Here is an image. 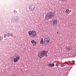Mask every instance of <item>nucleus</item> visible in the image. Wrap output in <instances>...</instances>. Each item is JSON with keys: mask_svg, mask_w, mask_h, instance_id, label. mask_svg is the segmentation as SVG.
Masks as SVG:
<instances>
[{"mask_svg": "<svg viewBox=\"0 0 76 76\" xmlns=\"http://www.w3.org/2000/svg\"><path fill=\"white\" fill-rule=\"evenodd\" d=\"M48 52V51H43L41 52V54H38V57L41 58L42 57H45V56H47V53Z\"/></svg>", "mask_w": 76, "mask_h": 76, "instance_id": "nucleus-1", "label": "nucleus"}, {"mask_svg": "<svg viewBox=\"0 0 76 76\" xmlns=\"http://www.w3.org/2000/svg\"><path fill=\"white\" fill-rule=\"evenodd\" d=\"M54 16V14L52 12H49L47 13V15L45 16V19H49L53 18Z\"/></svg>", "mask_w": 76, "mask_h": 76, "instance_id": "nucleus-2", "label": "nucleus"}, {"mask_svg": "<svg viewBox=\"0 0 76 76\" xmlns=\"http://www.w3.org/2000/svg\"><path fill=\"white\" fill-rule=\"evenodd\" d=\"M28 35L29 36H31V37H35L37 35V33L34 30L30 31L28 32Z\"/></svg>", "mask_w": 76, "mask_h": 76, "instance_id": "nucleus-3", "label": "nucleus"}, {"mask_svg": "<svg viewBox=\"0 0 76 76\" xmlns=\"http://www.w3.org/2000/svg\"><path fill=\"white\" fill-rule=\"evenodd\" d=\"M44 42L45 45H48V44L50 42V39L49 38H46L45 39Z\"/></svg>", "mask_w": 76, "mask_h": 76, "instance_id": "nucleus-4", "label": "nucleus"}, {"mask_svg": "<svg viewBox=\"0 0 76 76\" xmlns=\"http://www.w3.org/2000/svg\"><path fill=\"white\" fill-rule=\"evenodd\" d=\"M29 10H30L34 11V10H35V6L33 5L30 6L29 7Z\"/></svg>", "mask_w": 76, "mask_h": 76, "instance_id": "nucleus-5", "label": "nucleus"}, {"mask_svg": "<svg viewBox=\"0 0 76 76\" xmlns=\"http://www.w3.org/2000/svg\"><path fill=\"white\" fill-rule=\"evenodd\" d=\"M20 57L19 56H18L15 58L14 59V62H18V60L20 59Z\"/></svg>", "mask_w": 76, "mask_h": 76, "instance_id": "nucleus-6", "label": "nucleus"}, {"mask_svg": "<svg viewBox=\"0 0 76 76\" xmlns=\"http://www.w3.org/2000/svg\"><path fill=\"white\" fill-rule=\"evenodd\" d=\"M53 25H56L57 24V20L54 19L53 20Z\"/></svg>", "mask_w": 76, "mask_h": 76, "instance_id": "nucleus-7", "label": "nucleus"}, {"mask_svg": "<svg viewBox=\"0 0 76 76\" xmlns=\"http://www.w3.org/2000/svg\"><path fill=\"white\" fill-rule=\"evenodd\" d=\"M48 66H49L50 67H54L55 65L54 64H49Z\"/></svg>", "mask_w": 76, "mask_h": 76, "instance_id": "nucleus-8", "label": "nucleus"}, {"mask_svg": "<svg viewBox=\"0 0 76 76\" xmlns=\"http://www.w3.org/2000/svg\"><path fill=\"white\" fill-rule=\"evenodd\" d=\"M40 42V44H42L44 43V42L43 41V38H42L41 39Z\"/></svg>", "mask_w": 76, "mask_h": 76, "instance_id": "nucleus-9", "label": "nucleus"}, {"mask_svg": "<svg viewBox=\"0 0 76 76\" xmlns=\"http://www.w3.org/2000/svg\"><path fill=\"white\" fill-rule=\"evenodd\" d=\"M69 12V9H67L65 11V13H68Z\"/></svg>", "mask_w": 76, "mask_h": 76, "instance_id": "nucleus-10", "label": "nucleus"}, {"mask_svg": "<svg viewBox=\"0 0 76 76\" xmlns=\"http://www.w3.org/2000/svg\"><path fill=\"white\" fill-rule=\"evenodd\" d=\"M35 41L34 40H32L31 42L32 44H34V43H35Z\"/></svg>", "mask_w": 76, "mask_h": 76, "instance_id": "nucleus-11", "label": "nucleus"}, {"mask_svg": "<svg viewBox=\"0 0 76 76\" xmlns=\"http://www.w3.org/2000/svg\"><path fill=\"white\" fill-rule=\"evenodd\" d=\"M37 42H35L34 44H33V46H35L37 45Z\"/></svg>", "mask_w": 76, "mask_h": 76, "instance_id": "nucleus-12", "label": "nucleus"}, {"mask_svg": "<svg viewBox=\"0 0 76 76\" xmlns=\"http://www.w3.org/2000/svg\"><path fill=\"white\" fill-rule=\"evenodd\" d=\"M66 50H67L68 51H70V48H66Z\"/></svg>", "mask_w": 76, "mask_h": 76, "instance_id": "nucleus-13", "label": "nucleus"}, {"mask_svg": "<svg viewBox=\"0 0 76 76\" xmlns=\"http://www.w3.org/2000/svg\"><path fill=\"white\" fill-rule=\"evenodd\" d=\"M66 66V64H64L63 65H61V67H64Z\"/></svg>", "mask_w": 76, "mask_h": 76, "instance_id": "nucleus-14", "label": "nucleus"}, {"mask_svg": "<svg viewBox=\"0 0 76 76\" xmlns=\"http://www.w3.org/2000/svg\"><path fill=\"white\" fill-rule=\"evenodd\" d=\"M58 66H59V65L58 64V63H56V66H57V67H58Z\"/></svg>", "mask_w": 76, "mask_h": 76, "instance_id": "nucleus-15", "label": "nucleus"}, {"mask_svg": "<svg viewBox=\"0 0 76 76\" xmlns=\"http://www.w3.org/2000/svg\"><path fill=\"white\" fill-rule=\"evenodd\" d=\"M7 37V35H6V34H4V38H5V37Z\"/></svg>", "mask_w": 76, "mask_h": 76, "instance_id": "nucleus-16", "label": "nucleus"}, {"mask_svg": "<svg viewBox=\"0 0 76 76\" xmlns=\"http://www.w3.org/2000/svg\"><path fill=\"white\" fill-rule=\"evenodd\" d=\"M14 13H17V12H16V11H14Z\"/></svg>", "mask_w": 76, "mask_h": 76, "instance_id": "nucleus-17", "label": "nucleus"}, {"mask_svg": "<svg viewBox=\"0 0 76 76\" xmlns=\"http://www.w3.org/2000/svg\"><path fill=\"white\" fill-rule=\"evenodd\" d=\"M7 35V36H9V35H10V34L8 33Z\"/></svg>", "mask_w": 76, "mask_h": 76, "instance_id": "nucleus-18", "label": "nucleus"}, {"mask_svg": "<svg viewBox=\"0 0 76 76\" xmlns=\"http://www.w3.org/2000/svg\"><path fill=\"white\" fill-rule=\"evenodd\" d=\"M62 1H66V0H62Z\"/></svg>", "mask_w": 76, "mask_h": 76, "instance_id": "nucleus-19", "label": "nucleus"}, {"mask_svg": "<svg viewBox=\"0 0 76 76\" xmlns=\"http://www.w3.org/2000/svg\"><path fill=\"white\" fill-rule=\"evenodd\" d=\"M10 36H11V37H12V36H13V34H11Z\"/></svg>", "mask_w": 76, "mask_h": 76, "instance_id": "nucleus-20", "label": "nucleus"}, {"mask_svg": "<svg viewBox=\"0 0 76 76\" xmlns=\"http://www.w3.org/2000/svg\"><path fill=\"white\" fill-rule=\"evenodd\" d=\"M1 37H0V40H1Z\"/></svg>", "mask_w": 76, "mask_h": 76, "instance_id": "nucleus-21", "label": "nucleus"}, {"mask_svg": "<svg viewBox=\"0 0 76 76\" xmlns=\"http://www.w3.org/2000/svg\"><path fill=\"white\" fill-rule=\"evenodd\" d=\"M72 61V62H75V61Z\"/></svg>", "mask_w": 76, "mask_h": 76, "instance_id": "nucleus-22", "label": "nucleus"}, {"mask_svg": "<svg viewBox=\"0 0 76 76\" xmlns=\"http://www.w3.org/2000/svg\"><path fill=\"white\" fill-rule=\"evenodd\" d=\"M57 34H58V32H57Z\"/></svg>", "mask_w": 76, "mask_h": 76, "instance_id": "nucleus-23", "label": "nucleus"}, {"mask_svg": "<svg viewBox=\"0 0 76 76\" xmlns=\"http://www.w3.org/2000/svg\"><path fill=\"white\" fill-rule=\"evenodd\" d=\"M11 61H12V59H11Z\"/></svg>", "mask_w": 76, "mask_h": 76, "instance_id": "nucleus-24", "label": "nucleus"}, {"mask_svg": "<svg viewBox=\"0 0 76 76\" xmlns=\"http://www.w3.org/2000/svg\"><path fill=\"white\" fill-rule=\"evenodd\" d=\"M59 0V1H60V0Z\"/></svg>", "mask_w": 76, "mask_h": 76, "instance_id": "nucleus-25", "label": "nucleus"}, {"mask_svg": "<svg viewBox=\"0 0 76 76\" xmlns=\"http://www.w3.org/2000/svg\"><path fill=\"white\" fill-rule=\"evenodd\" d=\"M64 64H66V63H65Z\"/></svg>", "mask_w": 76, "mask_h": 76, "instance_id": "nucleus-26", "label": "nucleus"}]
</instances>
